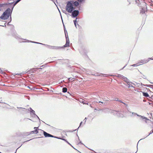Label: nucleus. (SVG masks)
Here are the masks:
<instances>
[{
  "label": "nucleus",
  "instance_id": "nucleus-29",
  "mask_svg": "<svg viewBox=\"0 0 153 153\" xmlns=\"http://www.w3.org/2000/svg\"><path fill=\"white\" fill-rule=\"evenodd\" d=\"M123 104H124L125 105H126V106H127V105L124 102H123Z\"/></svg>",
  "mask_w": 153,
  "mask_h": 153
},
{
  "label": "nucleus",
  "instance_id": "nucleus-6",
  "mask_svg": "<svg viewBox=\"0 0 153 153\" xmlns=\"http://www.w3.org/2000/svg\"><path fill=\"white\" fill-rule=\"evenodd\" d=\"M45 45L47 47H48V48L51 49H59L60 48H61V47H59L50 46L45 44Z\"/></svg>",
  "mask_w": 153,
  "mask_h": 153
},
{
  "label": "nucleus",
  "instance_id": "nucleus-28",
  "mask_svg": "<svg viewBox=\"0 0 153 153\" xmlns=\"http://www.w3.org/2000/svg\"><path fill=\"white\" fill-rule=\"evenodd\" d=\"M74 25L76 27V23H74Z\"/></svg>",
  "mask_w": 153,
  "mask_h": 153
},
{
  "label": "nucleus",
  "instance_id": "nucleus-1",
  "mask_svg": "<svg viewBox=\"0 0 153 153\" xmlns=\"http://www.w3.org/2000/svg\"><path fill=\"white\" fill-rule=\"evenodd\" d=\"M12 10L9 8H7L0 16V19L4 20L8 19L10 16H11Z\"/></svg>",
  "mask_w": 153,
  "mask_h": 153
},
{
  "label": "nucleus",
  "instance_id": "nucleus-26",
  "mask_svg": "<svg viewBox=\"0 0 153 153\" xmlns=\"http://www.w3.org/2000/svg\"><path fill=\"white\" fill-rule=\"evenodd\" d=\"M143 78L144 79H146V76H145V75H143Z\"/></svg>",
  "mask_w": 153,
  "mask_h": 153
},
{
  "label": "nucleus",
  "instance_id": "nucleus-9",
  "mask_svg": "<svg viewBox=\"0 0 153 153\" xmlns=\"http://www.w3.org/2000/svg\"><path fill=\"white\" fill-rule=\"evenodd\" d=\"M23 41H22V42H31L32 43H37V44H42L43 45H45V44H42L41 43H40L32 41H29L28 40H27L25 39H23Z\"/></svg>",
  "mask_w": 153,
  "mask_h": 153
},
{
  "label": "nucleus",
  "instance_id": "nucleus-11",
  "mask_svg": "<svg viewBox=\"0 0 153 153\" xmlns=\"http://www.w3.org/2000/svg\"><path fill=\"white\" fill-rule=\"evenodd\" d=\"M0 4V7H8V5L9 4Z\"/></svg>",
  "mask_w": 153,
  "mask_h": 153
},
{
  "label": "nucleus",
  "instance_id": "nucleus-18",
  "mask_svg": "<svg viewBox=\"0 0 153 153\" xmlns=\"http://www.w3.org/2000/svg\"><path fill=\"white\" fill-rule=\"evenodd\" d=\"M67 88L64 87L62 88V92L64 93L66 92L67 91Z\"/></svg>",
  "mask_w": 153,
  "mask_h": 153
},
{
  "label": "nucleus",
  "instance_id": "nucleus-37",
  "mask_svg": "<svg viewBox=\"0 0 153 153\" xmlns=\"http://www.w3.org/2000/svg\"><path fill=\"white\" fill-rule=\"evenodd\" d=\"M80 143L81 144H83L82 143V142H81V141H80Z\"/></svg>",
  "mask_w": 153,
  "mask_h": 153
},
{
  "label": "nucleus",
  "instance_id": "nucleus-10",
  "mask_svg": "<svg viewBox=\"0 0 153 153\" xmlns=\"http://www.w3.org/2000/svg\"><path fill=\"white\" fill-rule=\"evenodd\" d=\"M30 114L32 115L33 114L34 115H36L37 118L39 119V117L35 114V111L33 110L31 108H30Z\"/></svg>",
  "mask_w": 153,
  "mask_h": 153
},
{
  "label": "nucleus",
  "instance_id": "nucleus-45",
  "mask_svg": "<svg viewBox=\"0 0 153 153\" xmlns=\"http://www.w3.org/2000/svg\"><path fill=\"white\" fill-rule=\"evenodd\" d=\"M76 129H75L74 131H76Z\"/></svg>",
  "mask_w": 153,
  "mask_h": 153
},
{
  "label": "nucleus",
  "instance_id": "nucleus-36",
  "mask_svg": "<svg viewBox=\"0 0 153 153\" xmlns=\"http://www.w3.org/2000/svg\"><path fill=\"white\" fill-rule=\"evenodd\" d=\"M27 88H30V87L29 86H27Z\"/></svg>",
  "mask_w": 153,
  "mask_h": 153
},
{
  "label": "nucleus",
  "instance_id": "nucleus-15",
  "mask_svg": "<svg viewBox=\"0 0 153 153\" xmlns=\"http://www.w3.org/2000/svg\"><path fill=\"white\" fill-rule=\"evenodd\" d=\"M122 77L123 80L125 81L126 83H127V82H128V79L126 77L123 76H122Z\"/></svg>",
  "mask_w": 153,
  "mask_h": 153
},
{
  "label": "nucleus",
  "instance_id": "nucleus-16",
  "mask_svg": "<svg viewBox=\"0 0 153 153\" xmlns=\"http://www.w3.org/2000/svg\"><path fill=\"white\" fill-rule=\"evenodd\" d=\"M143 95L145 97H149V95L147 93L143 92Z\"/></svg>",
  "mask_w": 153,
  "mask_h": 153
},
{
  "label": "nucleus",
  "instance_id": "nucleus-39",
  "mask_svg": "<svg viewBox=\"0 0 153 153\" xmlns=\"http://www.w3.org/2000/svg\"><path fill=\"white\" fill-rule=\"evenodd\" d=\"M58 10H59V13H60V14H61L60 12V10H59V9H58Z\"/></svg>",
  "mask_w": 153,
  "mask_h": 153
},
{
  "label": "nucleus",
  "instance_id": "nucleus-20",
  "mask_svg": "<svg viewBox=\"0 0 153 153\" xmlns=\"http://www.w3.org/2000/svg\"><path fill=\"white\" fill-rule=\"evenodd\" d=\"M77 1L79 3H81L84 2L85 0H77Z\"/></svg>",
  "mask_w": 153,
  "mask_h": 153
},
{
  "label": "nucleus",
  "instance_id": "nucleus-21",
  "mask_svg": "<svg viewBox=\"0 0 153 153\" xmlns=\"http://www.w3.org/2000/svg\"><path fill=\"white\" fill-rule=\"evenodd\" d=\"M22 74V73H17L16 75H21V74Z\"/></svg>",
  "mask_w": 153,
  "mask_h": 153
},
{
  "label": "nucleus",
  "instance_id": "nucleus-19",
  "mask_svg": "<svg viewBox=\"0 0 153 153\" xmlns=\"http://www.w3.org/2000/svg\"><path fill=\"white\" fill-rule=\"evenodd\" d=\"M60 138L59 139H61L62 140H63L65 141V142H66L67 143H68L70 145H71V144L68 142V141H67L64 138H60Z\"/></svg>",
  "mask_w": 153,
  "mask_h": 153
},
{
  "label": "nucleus",
  "instance_id": "nucleus-30",
  "mask_svg": "<svg viewBox=\"0 0 153 153\" xmlns=\"http://www.w3.org/2000/svg\"><path fill=\"white\" fill-rule=\"evenodd\" d=\"M118 101L119 102H121L122 103H123V102H122L121 100H119Z\"/></svg>",
  "mask_w": 153,
  "mask_h": 153
},
{
  "label": "nucleus",
  "instance_id": "nucleus-2",
  "mask_svg": "<svg viewBox=\"0 0 153 153\" xmlns=\"http://www.w3.org/2000/svg\"><path fill=\"white\" fill-rule=\"evenodd\" d=\"M66 10L69 13H71L74 8L73 7V4L71 1H69L67 4L66 7Z\"/></svg>",
  "mask_w": 153,
  "mask_h": 153
},
{
  "label": "nucleus",
  "instance_id": "nucleus-35",
  "mask_svg": "<svg viewBox=\"0 0 153 153\" xmlns=\"http://www.w3.org/2000/svg\"><path fill=\"white\" fill-rule=\"evenodd\" d=\"M139 1V0H136V2H137V1Z\"/></svg>",
  "mask_w": 153,
  "mask_h": 153
},
{
  "label": "nucleus",
  "instance_id": "nucleus-22",
  "mask_svg": "<svg viewBox=\"0 0 153 153\" xmlns=\"http://www.w3.org/2000/svg\"><path fill=\"white\" fill-rule=\"evenodd\" d=\"M73 79V78H68V80H69V81L72 80Z\"/></svg>",
  "mask_w": 153,
  "mask_h": 153
},
{
  "label": "nucleus",
  "instance_id": "nucleus-24",
  "mask_svg": "<svg viewBox=\"0 0 153 153\" xmlns=\"http://www.w3.org/2000/svg\"><path fill=\"white\" fill-rule=\"evenodd\" d=\"M77 19V18H76V20H74V23H76V22H76V19Z\"/></svg>",
  "mask_w": 153,
  "mask_h": 153
},
{
  "label": "nucleus",
  "instance_id": "nucleus-38",
  "mask_svg": "<svg viewBox=\"0 0 153 153\" xmlns=\"http://www.w3.org/2000/svg\"><path fill=\"white\" fill-rule=\"evenodd\" d=\"M86 117H85L84 119V120H86Z\"/></svg>",
  "mask_w": 153,
  "mask_h": 153
},
{
  "label": "nucleus",
  "instance_id": "nucleus-14",
  "mask_svg": "<svg viewBox=\"0 0 153 153\" xmlns=\"http://www.w3.org/2000/svg\"><path fill=\"white\" fill-rule=\"evenodd\" d=\"M72 3H73L74 5L76 7L78 6L79 5V3L78 1H75L74 2L72 1Z\"/></svg>",
  "mask_w": 153,
  "mask_h": 153
},
{
  "label": "nucleus",
  "instance_id": "nucleus-40",
  "mask_svg": "<svg viewBox=\"0 0 153 153\" xmlns=\"http://www.w3.org/2000/svg\"><path fill=\"white\" fill-rule=\"evenodd\" d=\"M150 59H152V60H153V59H151L150 58Z\"/></svg>",
  "mask_w": 153,
  "mask_h": 153
},
{
  "label": "nucleus",
  "instance_id": "nucleus-44",
  "mask_svg": "<svg viewBox=\"0 0 153 153\" xmlns=\"http://www.w3.org/2000/svg\"><path fill=\"white\" fill-rule=\"evenodd\" d=\"M77 136L78 137V135H77Z\"/></svg>",
  "mask_w": 153,
  "mask_h": 153
},
{
  "label": "nucleus",
  "instance_id": "nucleus-3",
  "mask_svg": "<svg viewBox=\"0 0 153 153\" xmlns=\"http://www.w3.org/2000/svg\"><path fill=\"white\" fill-rule=\"evenodd\" d=\"M127 113H128L130 114L129 115V116L131 117H133L136 115H137V116L141 117L142 119H145L146 120H147V118L146 117H144L143 116H142L138 115L137 113L135 112H132L131 111H130L129 110H128Z\"/></svg>",
  "mask_w": 153,
  "mask_h": 153
},
{
  "label": "nucleus",
  "instance_id": "nucleus-31",
  "mask_svg": "<svg viewBox=\"0 0 153 153\" xmlns=\"http://www.w3.org/2000/svg\"><path fill=\"white\" fill-rule=\"evenodd\" d=\"M99 102H101V103H102V104H103V103H104L103 102H100V101H99Z\"/></svg>",
  "mask_w": 153,
  "mask_h": 153
},
{
  "label": "nucleus",
  "instance_id": "nucleus-42",
  "mask_svg": "<svg viewBox=\"0 0 153 153\" xmlns=\"http://www.w3.org/2000/svg\"><path fill=\"white\" fill-rule=\"evenodd\" d=\"M38 69H41L42 68H39Z\"/></svg>",
  "mask_w": 153,
  "mask_h": 153
},
{
  "label": "nucleus",
  "instance_id": "nucleus-4",
  "mask_svg": "<svg viewBox=\"0 0 153 153\" xmlns=\"http://www.w3.org/2000/svg\"><path fill=\"white\" fill-rule=\"evenodd\" d=\"M43 133H44V135L45 136V137H54L55 138H56L57 139L60 138H59L58 137H57L54 136H53L51 134H50L48 133H47L45 131H43Z\"/></svg>",
  "mask_w": 153,
  "mask_h": 153
},
{
  "label": "nucleus",
  "instance_id": "nucleus-47",
  "mask_svg": "<svg viewBox=\"0 0 153 153\" xmlns=\"http://www.w3.org/2000/svg\"><path fill=\"white\" fill-rule=\"evenodd\" d=\"M0 26H1V25H0Z\"/></svg>",
  "mask_w": 153,
  "mask_h": 153
},
{
  "label": "nucleus",
  "instance_id": "nucleus-46",
  "mask_svg": "<svg viewBox=\"0 0 153 153\" xmlns=\"http://www.w3.org/2000/svg\"><path fill=\"white\" fill-rule=\"evenodd\" d=\"M1 9H0V11H1Z\"/></svg>",
  "mask_w": 153,
  "mask_h": 153
},
{
  "label": "nucleus",
  "instance_id": "nucleus-33",
  "mask_svg": "<svg viewBox=\"0 0 153 153\" xmlns=\"http://www.w3.org/2000/svg\"><path fill=\"white\" fill-rule=\"evenodd\" d=\"M2 26H3V27H4V26H6V25H5V24H4V25H2Z\"/></svg>",
  "mask_w": 153,
  "mask_h": 153
},
{
  "label": "nucleus",
  "instance_id": "nucleus-13",
  "mask_svg": "<svg viewBox=\"0 0 153 153\" xmlns=\"http://www.w3.org/2000/svg\"><path fill=\"white\" fill-rule=\"evenodd\" d=\"M127 86H128V88H129L130 87H134L132 85L130 84L131 83L132 84H134L133 83H132L131 82H129L128 81V82H127Z\"/></svg>",
  "mask_w": 153,
  "mask_h": 153
},
{
  "label": "nucleus",
  "instance_id": "nucleus-25",
  "mask_svg": "<svg viewBox=\"0 0 153 153\" xmlns=\"http://www.w3.org/2000/svg\"><path fill=\"white\" fill-rule=\"evenodd\" d=\"M137 66L136 64H134V65H131V66Z\"/></svg>",
  "mask_w": 153,
  "mask_h": 153
},
{
  "label": "nucleus",
  "instance_id": "nucleus-5",
  "mask_svg": "<svg viewBox=\"0 0 153 153\" xmlns=\"http://www.w3.org/2000/svg\"><path fill=\"white\" fill-rule=\"evenodd\" d=\"M64 31L65 32V34H66V31L64 29ZM66 38V43L65 45L64 46V47H66L68 46L69 45L70 42L68 38V37H67L66 35H65Z\"/></svg>",
  "mask_w": 153,
  "mask_h": 153
},
{
  "label": "nucleus",
  "instance_id": "nucleus-17",
  "mask_svg": "<svg viewBox=\"0 0 153 153\" xmlns=\"http://www.w3.org/2000/svg\"><path fill=\"white\" fill-rule=\"evenodd\" d=\"M146 11V9L145 8H142V10L141 11V12L143 13H145V12Z\"/></svg>",
  "mask_w": 153,
  "mask_h": 153
},
{
  "label": "nucleus",
  "instance_id": "nucleus-32",
  "mask_svg": "<svg viewBox=\"0 0 153 153\" xmlns=\"http://www.w3.org/2000/svg\"><path fill=\"white\" fill-rule=\"evenodd\" d=\"M120 117H123V116H121L120 115L119 116Z\"/></svg>",
  "mask_w": 153,
  "mask_h": 153
},
{
  "label": "nucleus",
  "instance_id": "nucleus-12",
  "mask_svg": "<svg viewBox=\"0 0 153 153\" xmlns=\"http://www.w3.org/2000/svg\"><path fill=\"white\" fill-rule=\"evenodd\" d=\"M37 127H34V129H35L34 130L31 131V132L33 133H35V134H37L38 133V130L36 129L37 128Z\"/></svg>",
  "mask_w": 153,
  "mask_h": 153
},
{
  "label": "nucleus",
  "instance_id": "nucleus-7",
  "mask_svg": "<svg viewBox=\"0 0 153 153\" xmlns=\"http://www.w3.org/2000/svg\"><path fill=\"white\" fill-rule=\"evenodd\" d=\"M150 58H148L147 59H144L140 60L138 62V63L144 64L148 62L150 60Z\"/></svg>",
  "mask_w": 153,
  "mask_h": 153
},
{
  "label": "nucleus",
  "instance_id": "nucleus-23",
  "mask_svg": "<svg viewBox=\"0 0 153 153\" xmlns=\"http://www.w3.org/2000/svg\"><path fill=\"white\" fill-rule=\"evenodd\" d=\"M3 72L0 69V73L2 74L3 73Z\"/></svg>",
  "mask_w": 153,
  "mask_h": 153
},
{
  "label": "nucleus",
  "instance_id": "nucleus-27",
  "mask_svg": "<svg viewBox=\"0 0 153 153\" xmlns=\"http://www.w3.org/2000/svg\"><path fill=\"white\" fill-rule=\"evenodd\" d=\"M82 122H81L80 123V126H80L82 124ZM79 127L78 128V129L79 128Z\"/></svg>",
  "mask_w": 153,
  "mask_h": 153
},
{
  "label": "nucleus",
  "instance_id": "nucleus-8",
  "mask_svg": "<svg viewBox=\"0 0 153 153\" xmlns=\"http://www.w3.org/2000/svg\"><path fill=\"white\" fill-rule=\"evenodd\" d=\"M79 13L78 10H75L72 13V16L73 17H75L77 16Z\"/></svg>",
  "mask_w": 153,
  "mask_h": 153
},
{
  "label": "nucleus",
  "instance_id": "nucleus-41",
  "mask_svg": "<svg viewBox=\"0 0 153 153\" xmlns=\"http://www.w3.org/2000/svg\"><path fill=\"white\" fill-rule=\"evenodd\" d=\"M39 137H36L35 138H39Z\"/></svg>",
  "mask_w": 153,
  "mask_h": 153
},
{
  "label": "nucleus",
  "instance_id": "nucleus-43",
  "mask_svg": "<svg viewBox=\"0 0 153 153\" xmlns=\"http://www.w3.org/2000/svg\"><path fill=\"white\" fill-rule=\"evenodd\" d=\"M125 66H124V67L123 68V69L124 67H125Z\"/></svg>",
  "mask_w": 153,
  "mask_h": 153
},
{
  "label": "nucleus",
  "instance_id": "nucleus-34",
  "mask_svg": "<svg viewBox=\"0 0 153 153\" xmlns=\"http://www.w3.org/2000/svg\"><path fill=\"white\" fill-rule=\"evenodd\" d=\"M116 101H119L118 99H117L116 100H115Z\"/></svg>",
  "mask_w": 153,
  "mask_h": 153
}]
</instances>
